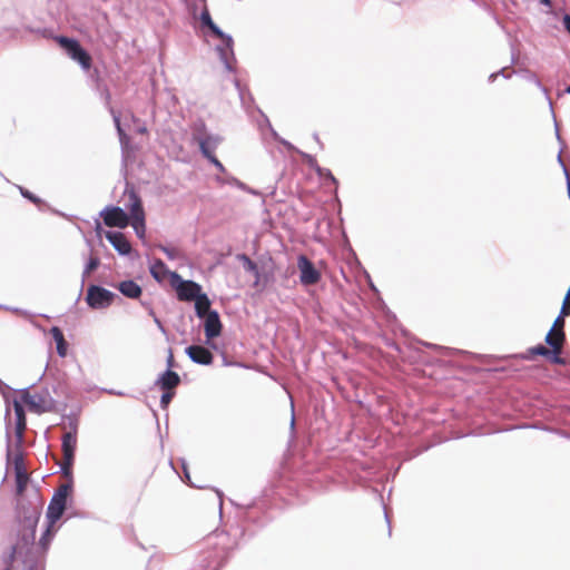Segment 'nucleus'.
<instances>
[{
	"label": "nucleus",
	"instance_id": "33",
	"mask_svg": "<svg viewBox=\"0 0 570 570\" xmlns=\"http://www.w3.org/2000/svg\"><path fill=\"white\" fill-rule=\"evenodd\" d=\"M158 248L170 259L175 261L180 257V253L176 248H170L165 245H159Z\"/></svg>",
	"mask_w": 570,
	"mask_h": 570
},
{
	"label": "nucleus",
	"instance_id": "11",
	"mask_svg": "<svg viewBox=\"0 0 570 570\" xmlns=\"http://www.w3.org/2000/svg\"><path fill=\"white\" fill-rule=\"evenodd\" d=\"M203 320L207 344L210 347L216 348V345L214 343H210V341L219 336L222 333V322L219 318V314L217 312H210Z\"/></svg>",
	"mask_w": 570,
	"mask_h": 570
},
{
	"label": "nucleus",
	"instance_id": "49",
	"mask_svg": "<svg viewBox=\"0 0 570 570\" xmlns=\"http://www.w3.org/2000/svg\"><path fill=\"white\" fill-rule=\"evenodd\" d=\"M181 468H183V471H184L185 480H186V481H189L190 476H189V472H188L187 463H186V461H185V460H181Z\"/></svg>",
	"mask_w": 570,
	"mask_h": 570
},
{
	"label": "nucleus",
	"instance_id": "22",
	"mask_svg": "<svg viewBox=\"0 0 570 570\" xmlns=\"http://www.w3.org/2000/svg\"><path fill=\"white\" fill-rule=\"evenodd\" d=\"M110 114L112 116V120L115 122V127H116L118 136H119L120 145L124 149L127 147V145L129 142V137L127 136V134L125 132V130L121 126L119 114L116 112L112 108H110Z\"/></svg>",
	"mask_w": 570,
	"mask_h": 570
},
{
	"label": "nucleus",
	"instance_id": "13",
	"mask_svg": "<svg viewBox=\"0 0 570 570\" xmlns=\"http://www.w3.org/2000/svg\"><path fill=\"white\" fill-rule=\"evenodd\" d=\"M105 237L120 255L130 254L131 245L122 233L108 230Z\"/></svg>",
	"mask_w": 570,
	"mask_h": 570
},
{
	"label": "nucleus",
	"instance_id": "38",
	"mask_svg": "<svg viewBox=\"0 0 570 570\" xmlns=\"http://www.w3.org/2000/svg\"><path fill=\"white\" fill-rule=\"evenodd\" d=\"M199 19H200L202 24L207 28L214 22L210 17V13L207 9L202 11Z\"/></svg>",
	"mask_w": 570,
	"mask_h": 570
},
{
	"label": "nucleus",
	"instance_id": "46",
	"mask_svg": "<svg viewBox=\"0 0 570 570\" xmlns=\"http://www.w3.org/2000/svg\"><path fill=\"white\" fill-rule=\"evenodd\" d=\"M166 363H167V367H168L167 370H170L174 366V355H173V351L170 348L168 350V356H167Z\"/></svg>",
	"mask_w": 570,
	"mask_h": 570
},
{
	"label": "nucleus",
	"instance_id": "36",
	"mask_svg": "<svg viewBox=\"0 0 570 570\" xmlns=\"http://www.w3.org/2000/svg\"><path fill=\"white\" fill-rule=\"evenodd\" d=\"M100 264V259L97 256H90L87 264L85 265V268L87 272L92 273Z\"/></svg>",
	"mask_w": 570,
	"mask_h": 570
},
{
	"label": "nucleus",
	"instance_id": "59",
	"mask_svg": "<svg viewBox=\"0 0 570 570\" xmlns=\"http://www.w3.org/2000/svg\"><path fill=\"white\" fill-rule=\"evenodd\" d=\"M100 228H101L100 223L97 222V230H99Z\"/></svg>",
	"mask_w": 570,
	"mask_h": 570
},
{
	"label": "nucleus",
	"instance_id": "12",
	"mask_svg": "<svg viewBox=\"0 0 570 570\" xmlns=\"http://www.w3.org/2000/svg\"><path fill=\"white\" fill-rule=\"evenodd\" d=\"M188 357L196 364L209 365L213 363V354L210 351L200 345H190L185 350Z\"/></svg>",
	"mask_w": 570,
	"mask_h": 570
},
{
	"label": "nucleus",
	"instance_id": "34",
	"mask_svg": "<svg viewBox=\"0 0 570 570\" xmlns=\"http://www.w3.org/2000/svg\"><path fill=\"white\" fill-rule=\"evenodd\" d=\"M266 124L269 128V131L273 136V138L277 141H279L282 145H284L287 149H294L293 145L291 142H288L287 140L283 139L282 137H279V135L277 134V131L272 127V125L269 124L268 119H266Z\"/></svg>",
	"mask_w": 570,
	"mask_h": 570
},
{
	"label": "nucleus",
	"instance_id": "43",
	"mask_svg": "<svg viewBox=\"0 0 570 570\" xmlns=\"http://www.w3.org/2000/svg\"><path fill=\"white\" fill-rule=\"evenodd\" d=\"M24 570H45V567L39 561L26 562Z\"/></svg>",
	"mask_w": 570,
	"mask_h": 570
},
{
	"label": "nucleus",
	"instance_id": "8",
	"mask_svg": "<svg viewBox=\"0 0 570 570\" xmlns=\"http://www.w3.org/2000/svg\"><path fill=\"white\" fill-rule=\"evenodd\" d=\"M22 401L35 413H45L50 410V397L48 393L31 394L28 389L20 390Z\"/></svg>",
	"mask_w": 570,
	"mask_h": 570
},
{
	"label": "nucleus",
	"instance_id": "6",
	"mask_svg": "<svg viewBox=\"0 0 570 570\" xmlns=\"http://www.w3.org/2000/svg\"><path fill=\"white\" fill-rule=\"evenodd\" d=\"M173 284L180 301L191 302L202 294V286L194 281H185L177 273L171 275Z\"/></svg>",
	"mask_w": 570,
	"mask_h": 570
},
{
	"label": "nucleus",
	"instance_id": "25",
	"mask_svg": "<svg viewBox=\"0 0 570 570\" xmlns=\"http://www.w3.org/2000/svg\"><path fill=\"white\" fill-rule=\"evenodd\" d=\"M47 528H46V531L42 533L40 540H39V546L46 551L52 540V538L55 537L56 534V529H55V524H50V521H47Z\"/></svg>",
	"mask_w": 570,
	"mask_h": 570
},
{
	"label": "nucleus",
	"instance_id": "29",
	"mask_svg": "<svg viewBox=\"0 0 570 570\" xmlns=\"http://www.w3.org/2000/svg\"><path fill=\"white\" fill-rule=\"evenodd\" d=\"M164 272H165V264L160 259L155 261L154 264L150 266V274L157 281L161 279V275L160 274L164 273Z\"/></svg>",
	"mask_w": 570,
	"mask_h": 570
},
{
	"label": "nucleus",
	"instance_id": "51",
	"mask_svg": "<svg viewBox=\"0 0 570 570\" xmlns=\"http://www.w3.org/2000/svg\"><path fill=\"white\" fill-rule=\"evenodd\" d=\"M90 274H91L90 272H87V269H86V268H83V271H82V276H81V278H82V279H81V286H83V283H85L86 278H87Z\"/></svg>",
	"mask_w": 570,
	"mask_h": 570
},
{
	"label": "nucleus",
	"instance_id": "54",
	"mask_svg": "<svg viewBox=\"0 0 570 570\" xmlns=\"http://www.w3.org/2000/svg\"><path fill=\"white\" fill-rule=\"evenodd\" d=\"M216 493L219 497V508L222 509V507H223V499H222L223 498V493L219 490H216Z\"/></svg>",
	"mask_w": 570,
	"mask_h": 570
},
{
	"label": "nucleus",
	"instance_id": "32",
	"mask_svg": "<svg viewBox=\"0 0 570 570\" xmlns=\"http://www.w3.org/2000/svg\"><path fill=\"white\" fill-rule=\"evenodd\" d=\"M208 29L222 41H230V35L225 33L215 22H213Z\"/></svg>",
	"mask_w": 570,
	"mask_h": 570
},
{
	"label": "nucleus",
	"instance_id": "10",
	"mask_svg": "<svg viewBox=\"0 0 570 570\" xmlns=\"http://www.w3.org/2000/svg\"><path fill=\"white\" fill-rule=\"evenodd\" d=\"M69 428H70V430L62 435V443H61L65 461H68V463H70L71 460H75V451L77 448V430H78L77 422L71 421L69 423Z\"/></svg>",
	"mask_w": 570,
	"mask_h": 570
},
{
	"label": "nucleus",
	"instance_id": "58",
	"mask_svg": "<svg viewBox=\"0 0 570 570\" xmlns=\"http://www.w3.org/2000/svg\"><path fill=\"white\" fill-rule=\"evenodd\" d=\"M566 92L570 95V85L567 87Z\"/></svg>",
	"mask_w": 570,
	"mask_h": 570
},
{
	"label": "nucleus",
	"instance_id": "3",
	"mask_svg": "<svg viewBox=\"0 0 570 570\" xmlns=\"http://www.w3.org/2000/svg\"><path fill=\"white\" fill-rule=\"evenodd\" d=\"M193 139L198 144L202 155L206 158L214 155V151L222 142V137L216 134H208L204 122L194 126Z\"/></svg>",
	"mask_w": 570,
	"mask_h": 570
},
{
	"label": "nucleus",
	"instance_id": "55",
	"mask_svg": "<svg viewBox=\"0 0 570 570\" xmlns=\"http://www.w3.org/2000/svg\"><path fill=\"white\" fill-rule=\"evenodd\" d=\"M542 4L547 6V7H551L552 6V2L551 0H539Z\"/></svg>",
	"mask_w": 570,
	"mask_h": 570
},
{
	"label": "nucleus",
	"instance_id": "16",
	"mask_svg": "<svg viewBox=\"0 0 570 570\" xmlns=\"http://www.w3.org/2000/svg\"><path fill=\"white\" fill-rule=\"evenodd\" d=\"M180 383L179 375L171 371L166 370L157 380L156 384L164 391L175 389Z\"/></svg>",
	"mask_w": 570,
	"mask_h": 570
},
{
	"label": "nucleus",
	"instance_id": "17",
	"mask_svg": "<svg viewBox=\"0 0 570 570\" xmlns=\"http://www.w3.org/2000/svg\"><path fill=\"white\" fill-rule=\"evenodd\" d=\"M119 292L128 298H138L141 295V287L131 279L120 282L118 285Z\"/></svg>",
	"mask_w": 570,
	"mask_h": 570
},
{
	"label": "nucleus",
	"instance_id": "26",
	"mask_svg": "<svg viewBox=\"0 0 570 570\" xmlns=\"http://www.w3.org/2000/svg\"><path fill=\"white\" fill-rule=\"evenodd\" d=\"M305 157L308 159V164L314 167V159L313 157L308 156V155H305ZM315 170L317 171V174L321 176V177H324V178H327L330 179L334 185H337V180L336 178L333 176V174L331 173L330 169L327 168H322L320 166H315Z\"/></svg>",
	"mask_w": 570,
	"mask_h": 570
},
{
	"label": "nucleus",
	"instance_id": "52",
	"mask_svg": "<svg viewBox=\"0 0 570 570\" xmlns=\"http://www.w3.org/2000/svg\"><path fill=\"white\" fill-rule=\"evenodd\" d=\"M243 190H244V191H246V193L253 194V195H258V191H257V190H255V189H253V188L248 187L247 185H246V188H245V189H243Z\"/></svg>",
	"mask_w": 570,
	"mask_h": 570
},
{
	"label": "nucleus",
	"instance_id": "48",
	"mask_svg": "<svg viewBox=\"0 0 570 570\" xmlns=\"http://www.w3.org/2000/svg\"><path fill=\"white\" fill-rule=\"evenodd\" d=\"M564 29L570 33V14H564L562 19Z\"/></svg>",
	"mask_w": 570,
	"mask_h": 570
},
{
	"label": "nucleus",
	"instance_id": "35",
	"mask_svg": "<svg viewBox=\"0 0 570 570\" xmlns=\"http://www.w3.org/2000/svg\"><path fill=\"white\" fill-rule=\"evenodd\" d=\"M131 226L139 238H142L145 235V219L144 220H132Z\"/></svg>",
	"mask_w": 570,
	"mask_h": 570
},
{
	"label": "nucleus",
	"instance_id": "27",
	"mask_svg": "<svg viewBox=\"0 0 570 570\" xmlns=\"http://www.w3.org/2000/svg\"><path fill=\"white\" fill-rule=\"evenodd\" d=\"M216 181L219 183V184L232 185V186H235V187H237L239 189H245L246 188V184H244L243 181H240L236 177L229 176V175H226L224 177L217 176L216 177Z\"/></svg>",
	"mask_w": 570,
	"mask_h": 570
},
{
	"label": "nucleus",
	"instance_id": "14",
	"mask_svg": "<svg viewBox=\"0 0 570 570\" xmlns=\"http://www.w3.org/2000/svg\"><path fill=\"white\" fill-rule=\"evenodd\" d=\"M7 461L8 462L12 461V463L14 464L17 478L19 480L20 475H21V470L23 469V456H22V452L20 451V448H18L17 445H16V450L14 451L12 450L11 436H10L8 425H7Z\"/></svg>",
	"mask_w": 570,
	"mask_h": 570
},
{
	"label": "nucleus",
	"instance_id": "7",
	"mask_svg": "<svg viewBox=\"0 0 570 570\" xmlns=\"http://www.w3.org/2000/svg\"><path fill=\"white\" fill-rule=\"evenodd\" d=\"M297 268L299 271V282L303 286L315 285L321 279L320 271L314 266L305 255L297 258Z\"/></svg>",
	"mask_w": 570,
	"mask_h": 570
},
{
	"label": "nucleus",
	"instance_id": "47",
	"mask_svg": "<svg viewBox=\"0 0 570 570\" xmlns=\"http://www.w3.org/2000/svg\"><path fill=\"white\" fill-rule=\"evenodd\" d=\"M8 391H10V387L0 380V392L2 393L3 397L6 399V401H8V399H7V392Z\"/></svg>",
	"mask_w": 570,
	"mask_h": 570
},
{
	"label": "nucleus",
	"instance_id": "57",
	"mask_svg": "<svg viewBox=\"0 0 570 570\" xmlns=\"http://www.w3.org/2000/svg\"><path fill=\"white\" fill-rule=\"evenodd\" d=\"M556 134H557V138H558V140H561V137H560V134H559V131H558V130L556 131Z\"/></svg>",
	"mask_w": 570,
	"mask_h": 570
},
{
	"label": "nucleus",
	"instance_id": "5",
	"mask_svg": "<svg viewBox=\"0 0 570 570\" xmlns=\"http://www.w3.org/2000/svg\"><path fill=\"white\" fill-rule=\"evenodd\" d=\"M115 293L98 285H90L87 289L86 302L94 309L107 308L112 304Z\"/></svg>",
	"mask_w": 570,
	"mask_h": 570
},
{
	"label": "nucleus",
	"instance_id": "20",
	"mask_svg": "<svg viewBox=\"0 0 570 570\" xmlns=\"http://www.w3.org/2000/svg\"><path fill=\"white\" fill-rule=\"evenodd\" d=\"M195 312L199 318H204L207 314L214 312L210 309V301L206 294L202 293L198 298L195 299Z\"/></svg>",
	"mask_w": 570,
	"mask_h": 570
},
{
	"label": "nucleus",
	"instance_id": "9",
	"mask_svg": "<svg viewBox=\"0 0 570 570\" xmlns=\"http://www.w3.org/2000/svg\"><path fill=\"white\" fill-rule=\"evenodd\" d=\"M104 223L109 227L125 228L129 224L126 212L118 206H107L100 212Z\"/></svg>",
	"mask_w": 570,
	"mask_h": 570
},
{
	"label": "nucleus",
	"instance_id": "39",
	"mask_svg": "<svg viewBox=\"0 0 570 570\" xmlns=\"http://www.w3.org/2000/svg\"><path fill=\"white\" fill-rule=\"evenodd\" d=\"M20 193L21 195L29 199L30 202H32L33 204H40L41 203V199L39 197H37L36 195H33L32 193H30L29 190L20 187Z\"/></svg>",
	"mask_w": 570,
	"mask_h": 570
},
{
	"label": "nucleus",
	"instance_id": "1",
	"mask_svg": "<svg viewBox=\"0 0 570 570\" xmlns=\"http://www.w3.org/2000/svg\"><path fill=\"white\" fill-rule=\"evenodd\" d=\"M40 513L37 508L31 505H22L18 510V519L20 524L19 541L14 548L16 552H21L23 548H28L35 543L36 527L39 521Z\"/></svg>",
	"mask_w": 570,
	"mask_h": 570
},
{
	"label": "nucleus",
	"instance_id": "53",
	"mask_svg": "<svg viewBox=\"0 0 570 570\" xmlns=\"http://www.w3.org/2000/svg\"><path fill=\"white\" fill-rule=\"evenodd\" d=\"M155 323H156V325L159 327V330H160L161 332H165V328H164V326H163L161 322H160L157 317H155Z\"/></svg>",
	"mask_w": 570,
	"mask_h": 570
},
{
	"label": "nucleus",
	"instance_id": "15",
	"mask_svg": "<svg viewBox=\"0 0 570 570\" xmlns=\"http://www.w3.org/2000/svg\"><path fill=\"white\" fill-rule=\"evenodd\" d=\"M233 38L230 37V41H222V45L216 47V51L219 56L220 61L224 63L225 69L227 71L233 70L232 60H234V50H233Z\"/></svg>",
	"mask_w": 570,
	"mask_h": 570
},
{
	"label": "nucleus",
	"instance_id": "4",
	"mask_svg": "<svg viewBox=\"0 0 570 570\" xmlns=\"http://www.w3.org/2000/svg\"><path fill=\"white\" fill-rule=\"evenodd\" d=\"M59 46L65 52L75 61H77L82 69L88 70L91 67L90 55L80 46L76 39H71L65 36L56 38Z\"/></svg>",
	"mask_w": 570,
	"mask_h": 570
},
{
	"label": "nucleus",
	"instance_id": "24",
	"mask_svg": "<svg viewBox=\"0 0 570 570\" xmlns=\"http://www.w3.org/2000/svg\"><path fill=\"white\" fill-rule=\"evenodd\" d=\"M47 528H46V531L42 533L40 540H39V546L46 551L52 540V538L55 537L56 534V529H55V524H50V521H47Z\"/></svg>",
	"mask_w": 570,
	"mask_h": 570
},
{
	"label": "nucleus",
	"instance_id": "56",
	"mask_svg": "<svg viewBox=\"0 0 570 570\" xmlns=\"http://www.w3.org/2000/svg\"><path fill=\"white\" fill-rule=\"evenodd\" d=\"M295 424V419H294V415L292 416V420H291V426L293 428Z\"/></svg>",
	"mask_w": 570,
	"mask_h": 570
},
{
	"label": "nucleus",
	"instance_id": "42",
	"mask_svg": "<svg viewBox=\"0 0 570 570\" xmlns=\"http://www.w3.org/2000/svg\"><path fill=\"white\" fill-rule=\"evenodd\" d=\"M72 465H73V460L70 461V463H68V461H65L62 462L61 464V471L62 473L66 475V476H71V469H72Z\"/></svg>",
	"mask_w": 570,
	"mask_h": 570
},
{
	"label": "nucleus",
	"instance_id": "41",
	"mask_svg": "<svg viewBox=\"0 0 570 570\" xmlns=\"http://www.w3.org/2000/svg\"><path fill=\"white\" fill-rule=\"evenodd\" d=\"M206 158L217 168L218 171H220L223 174L226 171L224 165L217 159V157L215 155H212Z\"/></svg>",
	"mask_w": 570,
	"mask_h": 570
},
{
	"label": "nucleus",
	"instance_id": "28",
	"mask_svg": "<svg viewBox=\"0 0 570 570\" xmlns=\"http://www.w3.org/2000/svg\"><path fill=\"white\" fill-rule=\"evenodd\" d=\"M26 426H27V421L16 422L14 433H16V439H17L16 443H17L18 448H20L23 442V432L26 430Z\"/></svg>",
	"mask_w": 570,
	"mask_h": 570
},
{
	"label": "nucleus",
	"instance_id": "2",
	"mask_svg": "<svg viewBox=\"0 0 570 570\" xmlns=\"http://www.w3.org/2000/svg\"><path fill=\"white\" fill-rule=\"evenodd\" d=\"M71 491V483H63L55 491L46 513V519L50 521V524H56L62 517Z\"/></svg>",
	"mask_w": 570,
	"mask_h": 570
},
{
	"label": "nucleus",
	"instance_id": "50",
	"mask_svg": "<svg viewBox=\"0 0 570 570\" xmlns=\"http://www.w3.org/2000/svg\"><path fill=\"white\" fill-rule=\"evenodd\" d=\"M503 71H504V69H502V70H501V71H499V72H493V73H491V75H490V77H489V81H490V82L495 81V79L498 78V76H499V75H503Z\"/></svg>",
	"mask_w": 570,
	"mask_h": 570
},
{
	"label": "nucleus",
	"instance_id": "23",
	"mask_svg": "<svg viewBox=\"0 0 570 570\" xmlns=\"http://www.w3.org/2000/svg\"><path fill=\"white\" fill-rule=\"evenodd\" d=\"M237 258L243 263V267L246 272L248 273H252L255 275L256 277V282L255 284L258 283V279H259V271H258V267H257V264L252 261L247 255L245 254H239L237 256Z\"/></svg>",
	"mask_w": 570,
	"mask_h": 570
},
{
	"label": "nucleus",
	"instance_id": "31",
	"mask_svg": "<svg viewBox=\"0 0 570 570\" xmlns=\"http://www.w3.org/2000/svg\"><path fill=\"white\" fill-rule=\"evenodd\" d=\"M12 406H13V410H14L16 422L26 421L24 410H23V406L20 403V401L17 400V399H13Z\"/></svg>",
	"mask_w": 570,
	"mask_h": 570
},
{
	"label": "nucleus",
	"instance_id": "37",
	"mask_svg": "<svg viewBox=\"0 0 570 570\" xmlns=\"http://www.w3.org/2000/svg\"><path fill=\"white\" fill-rule=\"evenodd\" d=\"M562 350H552V354L549 358L550 362L559 365H564L566 361L560 356Z\"/></svg>",
	"mask_w": 570,
	"mask_h": 570
},
{
	"label": "nucleus",
	"instance_id": "21",
	"mask_svg": "<svg viewBox=\"0 0 570 570\" xmlns=\"http://www.w3.org/2000/svg\"><path fill=\"white\" fill-rule=\"evenodd\" d=\"M129 198L132 202L130 208V216L132 220H144L145 213L139 197L135 193H130Z\"/></svg>",
	"mask_w": 570,
	"mask_h": 570
},
{
	"label": "nucleus",
	"instance_id": "45",
	"mask_svg": "<svg viewBox=\"0 0 570 570\" xmlns=\"http://www.w3.org/2000/svg\"><path fill=\"white\" fill-rule=\"evenodd\" d=\"M558 161L561 164V166L563 167V170H564V174L567 176V180H568V195H569V198H570V178H569V174L567 171V168L562 161V158H561V154L558 155Z\"/></svg>",
	"mask_w": 570,
	"mask_h": 570
},
{
	"label": "nucleus",
	"instance_id": "19",
	"mask_svg": "<svg viewBox=\"0 0 570 570\" xmlns=\"http://www.w3.org/2000/svg\"><path fill=\"white\" fill-rule=\"evenodd\" d=\"M50 334L56 342L57 353L60 357H65L67 355V342L65 340L62 331L53 326L50 328Z\"/></svg>",
	"mask_w": 570,
	"mask_h": 570
},
{
	"label": "nucleus",
	"instance_id": "30",
	"mask_svg": "<svg viewBox=\"0 0 570 570\" xmlns=\"http://www.w3.org/2000/svg\"><path fill=\"white\" fill-rule=\"evenodd\" d=\"M529 353L531 355L544 356L549 360L552 354V348L550 350V348L546 347L544 345L539 344L537 346L529 348Z\"/></svg>",
	"mask_w": 570,
	"mask_h": 570
},
{
	"label": "nucleus",
	"instance_id": "18",
	"mask_svg": "<svg viewBox=\"0 0 570 570\" xmlns=\"http://www.w3.org/2000/svg\"><path fill=\"white\" fill-rule=\"evenodd\" d=\"M566 341V334L563 330L553 331L550 328L548 334L546 335L544 342L552 350H562L563 343Z\"/></svg>",
	"mask_w": 570,
	"mask_h": 570
},
{
	"label": "nucleus",
	"instance_id": "44",
	"mask_svg": "<svg viewBox=\"0 0 570 570\" xmlns=\"http://www.w3.org/2000/svg\"><path fill=\"white\" fill-rule=\"evenodd\" d=\"M566 315H561V313L559 314V316L556 318L553 325L551 328H553V331H558V330H563L564 327V317Z\"/></svg>",
	"mask_w": 570,
	"mask_h": 570
},
{
	"label": "nucleus",
	"instance_id": "40",
	"mask_svg": "<svg viewBox=\"0 0 570 570\" xmlns=\"http://www.w3.org/2000/svg\"><path fill=\"white\" fill-rule=\"evenodd\" d=\"M174 396V393L169 391H165L160 397V405L163 409H166L168 404L170 403L171 399Z\"/></svg>",
	"mask_w": 570,
	"mask_h": 570
}]
</instances>
